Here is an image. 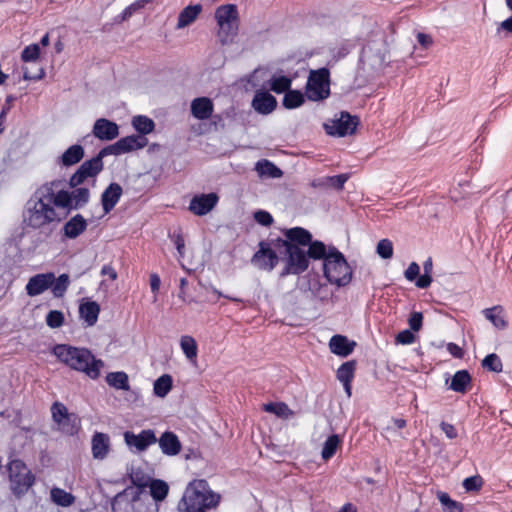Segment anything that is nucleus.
<instances>
[{
  "mask_svg": "<svg viewBox=\"0 0 512 512\" xmlns=\"http://www.w3.org/2000/svg\"><path fill=\"white\" fill-rule=\"evenodd\" d=\"M251 261L259 269L271 271L278 262V256L267 244L260 242L259 250Z\"/></svg>",
  "mask_w": 512,
  "mask_h": 512,
  "instance_id": "13",
  "label": "nucleus"
},
{
  "mask_svg": "<svg viewBox=\"0 0 512 512\" xmlns=\"http://www.w3.org/2000/svg\"><path fill=\"white\" fill-rule=\"evenodd\" d=\"M376 251L383 259H389L393 256V244L388 239H382L378 242Z\"/></svg>",
  "mask_w": 512,
  "mask_h": 512,
  "instance_id": "51",
  "label": "nucleus"
},
{
  "mask_svg": "<svg viewBox=\"0 0 512 512\" xmlns=\"http://www.w3.org/2000/svg\"><path fill=\"white\" fill-rule=\"evenodd\" d=\"M348 179V174H339L335 176L322 177V188H330L336 191H340L343 189L344 184L347 182Z\"/></svg>",
  "mask_w": 512,
  "mask_h": 512,
  "instance_id": "37",
  "label": "nucleus"
},
{
  "mask_svg": "<svg viewBox=\"0 0 512 512\" xmlns=\"http://www.w3.org/2000/svg\"><path fill=\"white\" fill-rule=\"evenodd\" d=\"M84 156V149L81 145H72L61 156V163L64 166H72L78 163Z\"/></svg>",
  "mask_w": 512,
  "mask_h": 512,
  "instance_id": "32",
  "label": "nucleus"
},
{
  "mask_svg": "<svg viewBox=\"0 0 512 512\" xmlns=\"http://www.w3.org/2000/svg\"><path fill=\"white\" fill-rule=\"evenodd\" d=\"M341 444L342 439L339 435L333 434L329 436L322 447V460H329L332 458Z\"/></svg>",
  "mask_w": 512,
  "mask_h": 512,
  "instance_id": "34",
  "label": "nucleus"
},
{
  "mask_svg": "<svg viewBox=\"0 0 512 512\" xmlns=\"http://www.w3.org/2000/svg\"><path fill=\"white\" fill-rule=\"evenodd\" d=\"M55 280L52 272L36 274L29 278L26 284V293L30 297L38 296L50 288Z\"/></svg>",
  "mask_w": 512,
  "mask_h": 512,
  "instance_id": "11",
  "label": "nucleus"
},
{
  "mask_svg": "<svg viewBox=\"0 0 512 512\" xmlns=\"http://www.w3.org/2000/svg\"><path fill=\"white\" fill-rule=\"evenodd\" d=\"M483 481L480 476H471L463 481V487L466 491H477L482 487Z\"/></svg>",
  "mask_w": 512,
  "mask_h": 512,
  "instance_id": "55",
  "label": "nucleus"
},
{
  "mask_svg": "<svg viewBox=\"0 0 512 512\" xmlns=\"http://www.w3.org/2000/svg\"><path fill=\"white\" fill-rule=\"evenodd\" d=\"M256 171L260 176H266L270 178H280L282 171L268 160H261L256 163Z\"/></svg>",
  "mask_w": 512,
  "mask_h": 512,
  "instance_id": "35",
  "label": "nucleus"
},
{
  "mask_svg": "<svg viewBox=\"0 0 512 512\" xmlns=\"http://www.w3.org/2000/svg\"><path fill=\"white\" fill-rule=\"evenodd\" d=\"M220 501V495L214 493L206 480H194L186 488L178 505L180 512H205L215 508Z\"/></svg>",
  "mask_w": 512,
  "mask_h": 512,
  "instance_id": "4",
  "label": "nucleus"
},
{
  "mask_svg": "<svg viewBox=\"0 0 512 512\" xmlns=\"http://www.w3.org/2000/svg\"><path fill=\"white\" fill-rule=\"evenodd\" d=\"M157 506L151 502L145 503L138 499V496L134 497L129 508L125 512H157Z\"/></svg>",
  "mask_w": 512,
  "mask_h": 512,
  "instance_id": "47",
  "label": "nucleus"
},
{
  "mask_svg": "<svg viewBox=\"0 0 512 512\" xmlns=\"http://www.w3.org/2000/svg\"><path fill=\"white\" fill-rule=\"evenodd\" d=\"M106 382L109 386L118 390L128 391L130 389L128 375L122 371L108 373Z\"/></svg>",
  "mask_w": 512,
  "mask_h": 512,
  "instance_id": "31",
  "label": "nucleus"
},
{
  "mask_svg": "<svg viewBox=\"0 0 512 512\" xmlns=\"http://www.w3.org/2000/svg\"><path fill=\"white\" fill-rule=\"evenodd\" d=\"M100 306L94 301L82 303L79 307V314L88 326H93L98 319Z\"/></svg>",
  "mask_w": 512,
  "mask_h": 512,
  "instance_id": "27",
  "label": "nucleus"
},
{
  "mask_svg": "<svg viewBox=\"0 0 512 512\" xmlns=\"http://www.w3.org/2000/svg\"><path fill=\"white\" fill-rule=\"evenodd\" d=\"M213 112V103L207 97L196 98L191 103V113L199 120L210 118Z\"/></svg>",
  "mask_w": 512,
  "mask_h": 512,
  "instance_id": "24",
  "label": "nucleus"
},
{
  "mask_svg": "<svg viewBox=\"0 0 512 512\" xmlns=\"http://www.w3.org/2000/svg\"><path fill=\"white\" fill-rule=\"evenodd\" d=\"M122 187L118 183H111L103 192L101 202L105 214L109 213L122 195Z\"/></svg>",
  "mask_w": 512,
  "mask_h": 512,
  "instance_id": "20",
  "label": "nucleus"
},
{
  "mask_svg": "<svg viewBox=\"0 0 512 512\" xmlns=\"http://www.w3.org/2000/svg\"><path fill=\"white\" fill-rule=\"evenodd\" d=\"M254 219L263 226H270L273 222L272 216L264 210H259L254 213Z\"/></svg>",
  "mask_w": 512,
  "mask_h": 512,
  "instance_id": "59",
  "label": "nucleus"
},
{
  "mask_svg": "<svg viewBox=\"0 0 512 512\" xmlns=\"http://www.w3.org/2000/svg\"><path fill=\"white\" fill-rule=\"evenodd\" d=\"M79 423V418L75 414L69 413V419L61 421V423H59L58 426L62 431L69 434H73L74 432L77 431Z\"/></svg>",
  "mask_w": 512,
  "mask_h": 512,
  "instance_id": "49",
  "label": "nucleus"
},
{
  "mask_svg": "<svg viewBox=\"0 0 512 512\" xmlns=\"http://www.w3.org/2000/svg\"><path fill=\"white\" fill-rule=\"evenodd\" d=\"M52 418L53 420L59 424L61 421L65 419H69V413L64 404L60 402H55L51 407Z\"/></svg>",
  "mask_w": 512,
  "mask_h": 512,
  "instance_id": "50",
  "label": "nucleus"
},
{
  "mask_svg": "<svg viewBox=\"0 0 512 512\" xmlns=\"http://www.w3.org/2000/svg\"><path fill=\"white\" fill-rule=\"evenodd\" d=\"M148 2H149V0H138V1L134 2L133 4H131L130 6H128L122 14V20H126L129 17H131L136 11L143 8L145 6V4Z\"/></svg>",
  "mask_w": 512,
  "mask_h": 512,
  "instance_id": "57",
  "label": "nucleus"
},
{
  "mask_svg": "<svg viewBox=\"0 0 512 512\" xmlns=\"http://www.w3.org/2000/svg\"><path fill=\"white\" fill-rule=\"evenodd\" d=\"M304 102V96L300 91L288 90L283 99V105L287 109L297 108Z\"/></svg>",
  "mask_w": 512,
  "mask_h": 512,
  "instance_id": "42",
  "label": "nucleus"
},
{
  "mask_svg": "<svg viewBox=\"0 0 512 512\" xmlns=\"http://www.w3.org/2000/svg\"><path fill=\"white\" fill-rule=\"evenodd\" d=\"M180 347L187 360L192 365H196L198 356V345L196 340L192 336L183 335L180 338Z\"/></svg>",
  "mask_w": 512,
  "mask_h": 512,
  "instance_id": "26",
  "label": "nucleus"
},
{
  "mask_svg": "<svg viewBox=\"0 0 512 512\" xmlns=\"http://www.w3.org/2000/svg\"><path fill=\"white\" fill-rule=\"evenodd\" d=\"M90 192L88 188H77L72 192H67L56 187L57 207L77 209L85 205L89 200Z\"/></svg>",
  "mask_w": 512,
  "mask_h": 512,
  "instance_id": "9",
  "label": "nucleus"
},
{
  "mask_svg": "<svg viewBox=\"0 0 512 512\" xmlns=\"http://www.w3.org/2000/svg\"><path fill=\"white\" fill-rule=\"evenodd\" d=\"M306 96L309 100H320V69L310 72L306 85Z\"/></svg>",
  "mask_w": 512,
  "mask_h": 512,
  "instance_id": "29",
  "label": "nucleus"
},
{
  "mask_svg": "<svg viewBox=\"0 0 512 512\" xmlns=\"http://www.w3.org/2000/svg\"><path fill=\"white\" fill-rule=\"evenodd\" d=\"M358 124V117L352 116L346 111H342L335 115V118L324 123L323 127L329 135L344 137L354 134Z\"/></svg>",
  "mask_w": 512,
  "mask_h": 512,
  "instance_id": "8",
  "label": "nucleus"
},
{
  "mask_svg": "<svg viewBox=\"0 0 512 512\" xmlns=\"http://www.w3.org/2000/svg\"><path fill=\"white\" fill-rule=\"evenodd\" d=\"M46 323L51 328H59L64 323V315L61 311L52 310L46 316Z\"/></svg>",
  "mask_w": 512,
  "mask_h": 512,
  "instance_id": "52",
  "label": "nucleus"
},
{
  "mask_svg": "<svg viewBox=\"0 0 512 512\" xmlns=\"http://www.w3.org/2000/svg\"><path fill=\"white\" fill-rule=\"evenodd\" d=\"M291 79L286 76H273L270 79V89L275 93L287 92L291 86Z\"/></svg>",
  "mask_w": 512,
  "mask_h": 512,
  "instance_id": "46",
  "label": "nucleus"
},
{
  "mask_svg": "<svg viewBox=\"0 0 512 512\" xmlns=\"http://www.w3.org/2000/svg\"><path fill=\"white\" fill-rule=\"evenodd\" d=\"M432 283V276L430 274L423 273V275L417 277L416 286L421 289L428 288Z\"/></svg>",
  "mask_w": 512,
  "mask_h": 512,
  "instance_id": "64",
  "label": "nucleus"
},
{
  "mask_svg": "<svg viewBox=\"0 0 512 512\" xmlns=\"http://www.w3.org/2000/svg\"><path fill=\"white\" fill-rule=\"evenodd\" d=\"M471 383V376L467 370H459L452 377L450 389L458 392L465 393Z\"/></svg>",
  "mask_w": 512,
  "mask_h": 512,
  "instance_id": "28",
  "label": "nucleus"
},
{
  "mask_svg": "<svg viewBox=\"0 0 512 512\" xmlns=\"http://www.w3.org/2000/svg\"><path fill=\"white\" fill-rule=\"evenodd\" d=\"M59 182H50L39 187L28 200L23 212V223L34 230H40L61 218L56 212V187Z\"/></svg>",
  "mask_w": 512,
  "mask_h": 512,
  "instance_id": "1",
  "label": "nucleus"
},
{
  "mask_svg": "<svg viewBox=\"0 0 512 512\" xmlns=\"http://www.w3.org/2000/svg\"><path fill=\"white\" fill-rule=\"evenodd\" d=\"M217 202V194H202L192 198L190 201L189 210L198 216L206 215L216 206Z\"/></svg>",
  "mask_w": 512,
  "mask_h": 512,
  "instance_id": "14",
  "label": "nucleus"
},
{
  "mask_svg": "<svg viewBox=\"0 0 512 512\" xmlns=\"http://www.w3.org/2000/svg\"><path fill=\"white\" fill-rule=\"evenodd\" d=\"M10 488L17 497L24 495L34 484L35 478L25 463L19 459L8 464Z\"/></svg>",
  "mask_w": 512,
  "mask_h": 512,
  "instance_id": "7",
  "label": "nucleus"
},
{
  "mask_svg": "<svg viewBox=\"0 0 512 512\" xmlns=\"http://www.w3.org/2000/svg\"><path fill=\"white\" fill-rule=\"evenodd\" d=\"M117 143L121 153L123 154L145 147L148 141L143 135H131L121 138Z\"/></svg>",
  "mask_w": 512,
  "mask_h": 512,
  "instance_id": "25",
  "label": "nucleus"
},
{
  "mask_svg": "<svg viewBox=\"0 0 512 512\" xmlns=\"http://www.w3.org/2000/svg\"><path fill=\"white\" fill-rule=\"evenodd\" d=\"M415 340V336L411 330H403L399 332L396 336V342L398 344L408 345L413 343Z\"/></svg>",
  "mask_w": 512,
  "mask_h": 512,
  "instance_id": "60",
  "label": "nucleus"
},
{
  "mask_svg": "<svg viewBox=\"0 0 512 512\" xmlns=\"http://www.w3.org/2000/svg\"><path fill=\"white\" fill-rule=\"evenodd\" d=\"M485 317L492 322V324L498 329H505L507 327V321L505 320L503 309L501 306H494L492 308H486L483 311Z\"/></svg>",
  "mask_w": 512,
  "mask_h": 512,
  "instance_id": "33",
  "label": "nucleus"
},
{
  "mask_svg": "<svg viewBox=\"0 0 512 512\" xmlns=\"http://www.w3.org/2000/svg\"><path fill=\"white\" fill-rule=\"evenodd\" d=\"M422 321H423V315L421 312L411 313V315L408 319L410 329L415 332L419 331L422 327Z\"/></svg>",
  "mask_w": 512,
  "mask_h": 512,
  "instance_id": "58",
  "label": "nucleus"
},
{
  "mask_svg": "<svg viewBox=\"0 0 512 512\" xmlns=\"http://www.w3.org/2000/svg\"><path fill=\"white\" fill-rule=\"evenodd\" d=\"M322 272L326 279L337 287L351 282L352 269L345 256L337 248L322 243Z\"/></svg>",
  "mask_w": 512,
  "mask_h": 512,
  "instance_id": "5",
  "label": "nucleus"
},
{
  "mask_svg": "<svg viewBox=\"0 0 512 512\" xmlns=\"http://www.w3.org/2000/svg\"><path fill=\"white\" fill-rule=\"evenodd\" d=\"M87 228V222L82 215L77 214L68 220L63 228V234L69 239H75L81 235Z\"/></svg>",
  "mask_w": 512,
  "mask_h": 512,
  "instance_id": "23",
  "label": "nucleus"
},
{
  "mask_svg": "<svg viewBox=\"0 0 512 512\" xmlns=\"http://www.w3.org/2000/svg\"><path fill=\"white\" fill-rule=\"evenodd\" d=\"M51 499L59 506L69 507L75 502V497L60 488H53L50 492Z\"/></svg>",
  "mask_w": 512,
  "mask_h": 512,
  "instance_id": "38",
  "label": "nucleus"
},
{
  "mask_svg": "<svg viewBox=\"0 0 512 512\" xmlns=\"http://www.w3.org/2000/svg\"><path fill=\"white\" fill-rule=\"evenodd\" d=\"M328 346L331 353L339 357H347L353 353L357 343L353 340H349L344 335L336 334L331 337Z\"/></svg>",
  "mask_w": 512,
  "mask_h": 512,
  "instance_id": "17",
  "label": "nucleus"
},
{
  "mask_svg": "<svg viewBox=\"0 0 512 512\" xmlns=\"http://www.w3.org/2000/svg\"><path fill=\"white\" fill-rule=\"evenodd\" d=\"M40 53L39 45L32 44L27 46L21 54V58L24 62L35 61L38 59Z\"/></svg>",
  "mask_w": 512,
  "mask_h": 512,
  "instance_id": "53",
  "label": "nucleus"
},
{
  "mask_svg": "<svg viewBox=\"0 0 512 512\" xmlns=\"http://www.w3.org/2000/svg\"><path fill=\"white\" fill-rule=\"evenodd\" d=\"M440 428L443 431V433L446 435L449 439H455L458 436L457 430L454 427V425L447 423V422H441Z\"/></svg>",
  "mask_w": 512,
  "mask_h": 512,
  "instance_id": "63",
  "label": "nucleus"
},
{
  "mask_svg": "<svg viewBox=\"0 0 512 512\" xmlns=\"http://www.w3.org/2000/svg\"><path fill=\"white\" fill-rule=\"evenodd\" d=\"M91 449L95 459H105L110 451L109 436L105 433L96 432L92 437Z\"/></svg>",
  "mask_w": 512,
  "mask_h": 512,
  "instance_id": "19",
  "label": "nucleus"
},
{
  "mask_svg": "<svg viewBox=\"0 0 512 512\" xmlns=\"http://www.w3.org/2000/svg\"><path fill=\"white\" fill-rule=\"evenodd\" d=\"M482 367L489 371L497 373L501 372L503 369L502 361L500 357L495 353L488 354L482 360Z\"/></svg>",
  "mask_w": 512,
  "mask_h": 512,
  "instance_id": "48",
  "label": "nucleus"
},
{
  "mask_svg": "<svg viewBox=\"0 0 512 512\" xmlns=\"http://www.w3.org/2000/svg\"><path fill=\"white\" fill-rule=\"evenodd\" d=\"M277 106L276 98L264 90H258L252 100V107L260 114L267 115L275 110Z\"/></svg>",
  "mask_w": 512,
  "mask_h": 512,
  "instance_id": "16",
  "label": "nucleus"
},
{
  "mask_svg": "<svg viewBox=\"0 0 512 512\" xmlns=\"http://www.w3.org/2000/svg\"><path fill=\"white\" fill-rule=\"evenodd\" d=\"M122 154L121 153V150L119 149V146H118V143L115 142L114 144L112 145H109L105 148H103L97 155V157H100V160L102 161V159L107 156V155H120Z\"/></svg>",
  "mask_w": 512,
  "mask_h": 512,
  "instance_id": "62",
  "label": "nucleus"
},
{
  "mask_svg": "<svg viewBox=\"0 0 512 512\" xmlns=\"http://www.w3.org/2000/svg\"><path fill=\"white\" fill-rule=\"evenodd\" d=\"M152 497L156 501H162L168 494L169 487L162 480H152L149 484Z\"/></svg>",
  "mask_w": 512,
  "mask_h": 512,
  "instance_id": "43",
  "label": "nucleus"
},
{
  "mask_svg": "<svg viewBox=\"0 0 512 512\" xmlns=\"http://www.w3.org/2000/svg\"><path fill=\"white\" fill-rule=\"evenodd\" d=\"M438 500L443 506L444 511L446 512H462L463 505L460 502L454 501L450 498V496L445 492L438 493Z\"/></svg>",
  "mask_w": 512,
  "mask_h": 512,
  "instance_id": "45",
  "label": "nucleus"
},
{
  "mask_svg": "<svg viewBox=\"0 0 512 512\" xmlns=\"http://www.w3.org/2000/svg\"><path fill=\"white\" fill-rule=\"evenodd\" d=\"M352 44L348 40H341L334 44L328 45L329 59L327 61L328 66L335 65L340 59L346 57L351 48Z\"/></svg>",
  "mask_w": 512,
  "mask_h": 512,
  "instance_id": "22",
  "label": "nucleus"
},
{
  "mask_svg": "<svg viewBox=\"0 0 512 512\" xmlns=\"http://www.w3.org/2000/svg\"><path fill=\"white\" fill-rule=\"evenodd\" d=\"M202 11L201 5H191L184 8L178 17L177 28H184L195 21L197 16Z\"/></svg>",
  "mask_w": 512,
  "mask_h": 512,
  "instance_id": "30",
  "label": "nucleus"
},
{
  "mask_svg": "<svg viewBox=\"0 0 512 512\" xmlns=\"http://www.w3.org/2000/svg\"><path fill=\"white\" fill-rule=\"evenodd\" d=\"M130 479H131L132 483L139 488L147 487L150 484L149 477H147L145 474H143L142 472H139V471L132 472L130 474Z\"/></svg>",
  "mask_w": 512,
  "mask_h": 512,
  "instance_id": "56",
  "label": "nucleus"
},
{
  "mask_svg": "<svg viewBox=\"0 0 512 512\" xmlns=\"http://www.w3.org/2000/svg\"><path fill=\"white\" fill-rule=\"evenodd\" d=\"M70 285V278L68 274H61L58 278L55 277L53 284L50 286L52 294L55 298H62Z\"/></svg>",
  "mask_w": 512,
  "mask_h": 512,
  "instance_id": "40",
  "label": "nucleus"
},
{
  "mask_svg": "<svg viewBox=\"0 0 512 512\" xmlns=\"http://www.w3.org/2000/svg\"><path fill=\"white\" fill-rule=\"evenodd\" d=\"M133 127L141 134L146 135L154 129V122L146 116H135L132 120Z\"/></svg>",
  "mask_w": 512,
  "mask_h": 512,
  "instance_id": "44",
  "label": "nucleus"
},
{
  "mask_svg": "<svg viewBox=\"0 0 512 512\" xmlns=\"http://www.w3.org/2000/svg\"><path fill=\"white\" fill-rule=\"evenodd\" d=\"M420 267L416 262H411L408 268L405 270V278L408 281H414L419 275Z\"/></svg>",
  "mask_w": 512,
  "mask_h": 512,
  "instance_id": "61",
  "label": "nucleus"
},
{
  "mask_svg": "<svg viewBox=\"0 0 512 512\" xmlns=\"http://www.w3.org/2000/svg\"><path fill=\"white\" fill-rule=\"evenodd\" d=\"M361 62L364 68L378 72L386 64V53L380 48L368 45L362 50Z\"/></svg>",
  "mask_w": 512,
  "mask_h": 512,
  "instance_id": "10",
  "label": "nucleus"
},
{
  "mask_svg": "<svg viewBox=\"0 0 512 512\" xmlns=\"http://www.w3.org/2000/svg\"><path fill=\"white\" fill-rule=\"evenodd\" d=\"M268 413H273L282 419H288L294 415V412L283 402L267 403L263 406Z\"/></svg>",
  "mask_w": 512,
  "mask_h": 512,
  "instance_id": "36",
  "label": "nucleus"
},
{
  "mask_svg": "<svg viewBox=\"0 0 512 512\" xmlns=\"http://www.w3.org/2000/svg\"><path fill=\"white\" fill-rule=\"evenodd\" d=\"M219 30L218 37L222 45L233 42L238 33L239 17L237 7L233 4L222 5L215 11Z\"/></svg>",
  "mask_w": 512,
  "mask_h": 512,
  "instance_id": "6",
  "label": "nucleus"
},
{
  "mask_svg": "<svg viewBox=\"0 0 512 512\" xmlns=\"http://www.w3.org/2000/svg\"><path fill=\"white\" fill-rule=\"evenodd\" d=\"M103 168V162L100 160V157L95 156L94 158L85 161L79 167L84 175L88 177L96 176Z\"/></svg>",
  "mask_w": 512,
  "mask_h": 512,
  "instance_id": "41",
  "label": "nucleus"
},
{
  "mask_svg": "<svg viewBox=\"0 0 512 512\" xmlns=\"http://www.w3.org/2000/svg\"><path fill=\"white\" fill-rule=\"evenodd\" d=\"M55 356L71 369L85 373L91 379H97L104 362L96 359L86 348H77L69 345H57L53 350Z\"/></svg>",
  "mask_w": 512,
  "mask_h": 512,
  "instance_id": "3",
  "label": "nucleus"
},
{
  "mask_svg": "<svg viewBox=\"0 0 512 512\" xmlns=\"http://www.w3.org/2000/svg\"><path fill=\"white\" fill-rule=\"evenodd\" d=\"M124 440L129 447H135L139 452L145 451L150 445L157 442L154 431L150 429L143 430L139 434L127 431L124 433Z\"/></svg>",
  "mask_w": 512,
  "mask_h": 512,
  "instance_id": "12",
  "label": "nucleus"
},
{
  "mask_svg": "<svg viewBox=\"0 0 512 512\" xmlns=\"http://www.w3.org/2000/svg\"><path fill=\"white\" fill-rule=\"evenodd\" d=\"M92 133L99 140L111 141L118 137L119 127L115 122L106 118H99L94 123Z\"/></svg>",
  "mask_w": 512,
  "mask_h": 512,
  "instance_id": "15",
  "label": "nucleus"
},
{
  "mask_svg": "<svg viewBox=\"0 0 512 512\" xmlns=\"http://www.w3.org/2000/svg\"><path fill=\"white\" fill-rule=\"evenodd\" d=\"M282 241L285 254L288 256V270L294 274L307 269L308 259H320V242H312L311 234L301 227L291 228L284 233Z\"/></svg>",
  "mask_w": 512,
  "mask_h": 512,
  "instance_id": "2",
  "label": "nucleus"
},
{
  "mask_svg": "<svg viewBox=\"0 0 512 512\" xmlns=\"http://www.w3.org/2000/svg\"><path fill=\"white\" fill-rule=\"evenodd\" d=\"M330 72L329 69L326 67H322V101L327 99L331 92H330Z\"/></svg>",
  "mask_w": 512,
  "mask_h": 512,
  "instance_id": "54",
  "label": "nucleus"
},
{
  "mask_svg": "<svg viewBox=\"0 0 512 512\" xmlns=\"http://www.w3.org/2000/svg\"><path fill=\"white\" fill-rule=\"evenodd\" d=\"M162 452L169 456H175L181 451V443L173 432H164L159 440H157Z\"/></svg>",
  "mask_w": 512,
  "mask_h": 512,
  "instance_id": "21",
  "label": "nucleus"
},
{
  "mask_svg": "<svg viewBox=\"0 0 512 512\" xmlns=\"http://www.w3.org/2000/svg\"><path fill=\"white\" fill-rule=\"evenodd\" d=\"M356 370V361L350 360L345 363H343L338 369H337V379L343 384L344 390L348 397L351 396L352 392V380L354 379Z\"/></svg>",
  "mask_w": 512,
  "mask_h": 512,
  "instance_id": "18",
  "label": "nucleus"
},
{
  "mask_svg": "<svg viewBox=\"0 0 512 512\" xmlns=\"http://www.w3.org/2000/svg\"><path fill=\"white\" fill-rule=\"evenodd\" d=\"M173 380L168 374H164L154 382V394L158 397H165L172 389Z\"/></svg>",
  "mask_w": 512,
  "mask_h": 512,
  "instance_id": "39",
  "label": "nucleus"
}]
</instances>
